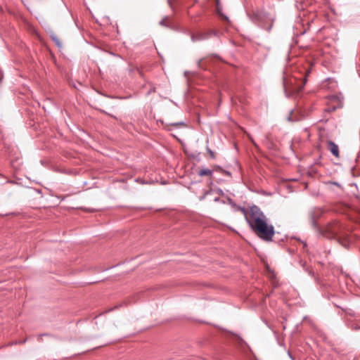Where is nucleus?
Masks as SVG:
<instances>
[{
  "instance_id": "obj_1",
  "label": "nucleus",
  "mask_w": 360,
  "mask_h": 360,
  "mask_svg": "<svg viewBox=\"0 0 360 360\" xmlns=\"http://www.w3.org/2000/svg\"><path fill=\"white\" fill-rule=\"evenodd\" d=\"M245 219L252 231L264 241H271L275 234L274 227L268 218L256 205L250 207L245 214Z\"/></svg>"
},
{
  "instance_id": "obj_2",
  "label": "nucleus",
  "mask_w": 360,
  "mask_h": 360,
  "mask_svg": "<svg viewBox=\"0 0 360 360\" xmlns=\"http://www.w3.org/2000/svg\"><path fill=\"white\" fill-rule=\"evenodd\" d=\"M291 85H292V81L290 80V82H288L285 77H283V88L285 90V94L288 96H289L288 94V91H299L302 89V86L299 87L298 89H295V88L291 87Z\"/></svg>"
},
{
  "instance_id": "obj_3",
  "label": "nucleus",
  "mask_w": 360,
  "mask_h": 360,
  "mask_svg": "<svg viewBox=\"0 0 360 360\" xmlns=\"http://www.w3.org/2000/svg\"><path fill=\"white\" fill-rule=\"evenodd\" d=\"M328 149L336 158L339 157V148L338 146L332 141H328L327 143Z\"/></svg>"
},
{
  "instance_id": "obj_4",
  "label": "nucleus",
  "mask_w": 360,
  "mask_h": 360,
  "mask_svg": "<svg viewBox=\"0 0 360 360\" xmlns=\"http://www.w3.org/2000/svg\"><path fill=\"white\" fill-rule=\"evenodd\" d=\"M210 33H214V32L212 31V32H210ZM209 34H210V32H208V33L202 32V33H198L195 35L193 34L191 36V39L193 41L204 40L209 37Z\"/></svg>"
},
{
  "instance_id": "obj_5",
  "label": "nucleus",
  "mask_w": 360,
  "mask_h": 360,
  "mask_svg": "<svg viewBox=\"0 0 360 360\" xmlns=\"http://www.w3.org/2000/svg\"><path fill=\"white\" fill-rule=\"evenodd\" d=\"M198 175L200 176H212V171L210 169H207V168H204V169H200L199 172H198Z\"/></svg>"
},
{
  "instance_id": "obj_6",
  "label": "nucleus",
  "mask_w": 360,
  "mask_h": 360,
  "mask_svg": "<svg viewBox=\"0 0 360 360\" xmlns=\"http://www.w3.org/2000/svg\"><path fill=\"white\" fill-rule=\"evenodd\" d=\"M210 197V200H213L214 202H217L219 200V198L214 195V193L213 191H209L207 192L205 198Z\"/></svg>"
},
{
  "instance_id": "obj_7",
  "label": "nucleus",
  "mask_w": 360,
  "mask_h": 360,
  "mask_svg": "<svg viewBox=\"0 0 360 360\" xmlns=\"http://www.w3.org/2000/svg\"><path fill=\"white\" fill-rule=\"evenodd\" d=\"M216 4L217 13L220 15L224 19L228 20V18L226 15H224L221 13V8L219 5V0H216Z\"/></svg>"
},
{
  "instance_id": "obj_8",
  "label": "nucleus",
  "mask_w": 360,
  "mask_h": 360,
  "mask_svg": "<svg viewBox=\"0 0 360 360\" xmlns=\"http://www.w3.org/2000/svg\"><path fill=\"white\" fill-rule=\"evenodd\" d=\"M207 151L212 159L215 158L214 152L212 150H210L208 147H207Z\"/></svg>"
},
{
  "instance_id": "obj_9",
  "label": "nucleus",
  "mask_w": 360,
  "mask_h": 360,
  "mask_svg": "<svg viewBox=\"0 0 360 360\" xmlns=\"http://www.w3.org/2000/svg\"><path fill=\"white\" fill-rule=\"evenodd\" d=\"M167 20H168V18L166 17L165 18H163L160 22V24L162 26H167Z\"/></svg>"
},
{
  "instance_id": "obj_10",
  "label": "nucleus",
  "mask_w": 360,
  "mask_h": 360,
  "mask_svg": "<svg viewBox=\"0 0 360 360\" xmlns=\"http://www.w3.org/2000/svg\"><path fill=\"white\" fill-rule=\"evenodd\" d=\"M219 171H220V172H221V173H222V174H226V175H227V176H231V173H230L229 172H228V171H225V170H224V169H221V168H219Z\"/></svg>"
},
{
  "instance_id": "obj_11",
  "label": "nucleus",
  "mask_w": 360,
  "mask_h": 360,
  "mask_svg": "<svg viewBox=\"0 0 360 360\" xmlns=\"http://www.w3.org/2000/svg\"><path fill=\"white\" fill-rule=\"evenodd\" d=\"M179 0H167V2H168V4L169 5V6L172 8V4L175 2V1H178Z\"/></svg>"
},
{
  "instance_id": "obj_12",
  "label": "nucleus",
  "mask_w": 360,
  "mask_h": 360,
  "mask_svg": "<svg viewBox=\"0 0 360 360\" xmlns=\"http://www.w3.org/2000/svg\"><path fill=\"white\" fill-rule=\"evenodd\" d=\"M53 41L56 42V44L58 46H60V43L59 40L57 39V37H53Z\"/></svg>"
},
{
  "instance_id": "obj_13",
  "label": "nucleus",
  "mask_w": 360,
  "mask_h": 360,
  "mask_svg": "<svg viewBox=\"0 0 360 360\" xmlns=\"http://www.w3.org/2000/svg\"><path fill=\"white\" fill-rule=\"evenodd\" d=\"M310 73V70H307L306 72H305V78H304V82H306V77ZM305 83H304V84Z\"/></svg>"
},
{
  "instance_id": "obj_14",
  "label": "nucleus",
  "mask_w": 360,
  "mask_h": 360,
  "mask_svg": "<svg viewBox=\"0 0 360 360\" xmlns=\"http://www.w3.org/2000/svg\"><path fill=\"white\" fill-rule=\"evenodd\" d=\"M311 220H312V224H313V226H315V222H314V218H313V217H312V219H311Z\"/></svg>"
}]
</instances>
